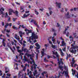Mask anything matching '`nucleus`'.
<instances>
[{
	"instance_id": "nucleus-1",
	"label": "nucleus",
	"mask_w": 78,
	"mask_h": 78,
	"mask_svg": "<svg viewBox=\"0 0 78 78\" xmlns=\"http://www.w3.org/2000/svg\"><path fill=\"white\" fill-rule=\"evenodd\" d=\"M24 51V53H26L25 54V56H27V57H29L30 56V58H33L34 56V54H32V55H30V54H28V53H29V50L27 49V48H25L23 49V47L22 48L21 50H18V52H20H20H23V51Z\"/></svg>"
},
{
	"instance_id": "nucleus-2",
	"label": "nucleus",
	"mask_w": 78,
	"mask_h": 78,
	"mask_svg": "<svg viewBox=\"0 0 78 78\" xmlns=\"http://www.w3.org/2000/svg\"><path fill=\"white\" fill-rule=\"evenodd\" d=\"M65 73V76L66 77H67L68 78H69V74H68V72L67 71H64L62 72V71H59V76H58V78H59L60 76H63L64 74Z\"/></svg>"
},
{
	"instance_id": "nucleus-3",
	"label": "nucleus",
	"mask_w": 78,
	"mask_h": 78,
	"mask_svg": "<svg viewBox=\"0 0 78 78\" xmlns=\"http://www.w3.org/2000/svg\"><path fill=\"white\" fill-rule=\"evenodd\" d=\"M38 38V37L37 35L34 32H33L32 33V36L30 37L29 39V40H27V41L29 42L30 41V43H31V39L32 40V41H33L34 39H37Z\"/></svg>"
},
{
	"instance_id": "nucleus-4",
	"label": "nucleus",
	"mask_w": 78,
	"mask_h": 78,
	"mask_svg": "<svg viewBox=\"0 0 78 78\" xmlns=\"http://www.w3.org/2000/svg\"><path fill=\"white\" fill-rule=\"evenodd\" d=\"M35 46L37 47L35 48L36 49V51L37 53H36V52H34L35 53V54H36V59H37V57H38V54L39 53V50H38V49H40V48L41 47V46L39 45V44H38V43H36L35 44Z\"/></svg>"
},
{
	"instance_id": "nucleus-5",
	"label": "nucleus",
	"mask_w": 78,
	"mask_h": 78,
	"mask_svg": "<svg viewBox=\"0 0 78 78\" xmlns=\"http://www.w3.org/2000/svg\"><path fill=\"white\" fill-rule=\"evenodd\" d=\"M30 59L31 60H32V62L33 63V65L31 66V71H33V68H34V70H36V66H37V65L35 64V62H34V60L33 59V58L32 57H30ZM35 66L34 68V66Z\"/></svg>"
},
{
	"instance_id": "nucleus-6",
	"label": "nucleus",
	"mask_w": 78,
	"mask_h": 78,
	"mask_svg": "<svg viewBox=\"0 0 78 78\" xmlns=\"http://www.w3.org/2000/svg\"><path fill=\"white\" fill-rule=\"evenodd\" d=\"M58 64H59V69H61V71H63V66H61L60 65H61V63L62 64V65H63V64H64V63L62 61H58Z\"/></svg>"
},
{
	"instance_id": "nucleus-7",
	"label": "nucleus",
	"mask_w": 78,
	"mask_h": 78,
	"mask_svg": "<svg viewBox=\"0 0 78 78\" xmlns=\"http://www.w3.org/2000/svg\"><path fill=\"white\" fill-rule=\"evenodd\" d=\"M29 69H28L27 70V75H29V78H35L34 76H33V75H32V74H31V73H32V72L31 71H30V72H29Z\"/></svg>"
},
{
	"instance_id": "nucleus-8",
	"label": "nucleus",
	"mask_w": 78,
	"mask_h": 78,
	"mask_svg": "<svg viewBox=\"0 0 78 78\" xmlns=\"http://www.w3.org/2000/svg\"><path fill=\"white\" fill-rule=\"evenodd\" d=\"M62 44L60 45L61 47L63 46H66V43L65 42V41H62L61 42Z\"/></svg>"
},
{
	"instance_id": "nucleus-9",
	"label": "nucleus",
	"mask_w": 78,
	"mask_h": 78,
	"mask_svg": "<svg viewBox=\"0 0 78 78\" xmlns=\"http://www.w3.org/2000/svg\"><path fill=\"white\" fill-rule=\"evenodd\" d=\"M30 22L31 23H32V22H34L33 23L34 25H37V22L36 21L34 20L33 19L31 20L30 21Z\"/></svg>"
},
{
	"instance_id": "nucleus-10",
	"label": "nucleus",
	"mask_w": 78,
	"mask_h": 78,
	"mask_svg": "<svg viewBox=\"0 0 78 78\" xmlns=\"http://www.w3.org/2000/svg\"><path fill=\"white\" fill-rule=\"evenodd\" d=\"M53 52V55H55L56 56V57H58V60L57 61H59V58H58V57H59V55H58V53H57V52H56L55 53V52L52 51Z\"/></svg>"
},
{
	"instance_id": "nucleus-11",
	"label": "nucleus",
	"mask_w": 78,
	"mask_h": 78,
	"mask_svg": "<svg viewBox=\"0 0 78 78\" xmlns=\"http://www.w3.org/2000/svg\"><path fill=\"white\" fill-rule=\"evenodd\" d=\"M55 4H56V6H58V8H61V3H58L57 2H56Z\"/></svg>"
},
{
	"instance_id": "nucleus-12",
	"label": "nucleus",
	"mask_w": 78,
	"mask_h": 78,
	"mask_svg": "<svg viewBox=\"0 0 78 78\" xmlns=\"http://www.w3.org/2000/svg\"><path fill=\"white\" fill-rule=\"evenodd\" d=\"M14 38L15 39H16L17 40H18V41H19L20 39L19 38V36H18L17 34H15V35L14 36Z\"/></svg>"
},
{
	"instance_id": "nucleus-13",
	"label": "nucleus",
	"mask_w": 78,
	"mask_h": 78,
	"mask_svg": "<svg viewBox=\"0 0 78 78\" xmlns=\"http://www.w3.org/2000/svg\"><path fill=\"white\" fill-rule=\"evenodd\" d=\"M71 49H72V48H71V49L70 50V51L71 53H74V54H75V53H76V50L75 49L74 50H73V49H72V50H71Z\"/></svg>"
},
{
	"instance_id": "nucleus-14",
	"label": "nucleus",
	"mask_w": 78,
	"mask_h": 78,
	"mask_svg": "<svg viewBox=\"0 0 78 78\" xmlns=\"http://www.w3.org/2000/svg\"><path fill=\"white\" fill-rule=\"evenodd\" d=\"M4 10L5 9H4L3 8H1V9L0 10L1 14H3V15H4V14H5V13H4L3 12V11H4Z\"/></svg>"
},
{
	"instance_id": "nucleus-15",
	"label": "nucleus",
	"mask_w": 78,
	"mask_h": 78,
	"mask_svg": "<svg viewBox=\"0 0 78 78\" xmlns=\"http://www.w3.org/2000/svg\"><path fill=\"white\" fill-rule=\"evenodd\" d=\"M22 71H20L18 75V78L22 76Z\"/></svg>"
},
{
	"instance_id": "nucleus-16",
	"label": "nucleus",
	"mask_w": 78,
	"mask_h": 78,
	"mask_svg": "<svg viewBox=\"0 0 78 78\" xmlns=\"http://www.w3.org/2000/svg\"><path fill=\"white\" fill-rule=\"evenodd\" d=\"M69 12H67V14L66 15L67 18V19H70V16L69 15Z\"/></svg>"
},
{
	"instance_id": "nucleus-17",
	"label": "nucleus",
	"mask_w": 78,
	"mask_h": 78,
	"mask_svg": "<svg viewBox=\"0 0 78 78\" xmlns=\"http://www.w3.org/2000/svg\"><path fill=\"white\" fill-rule=\"evenodd\" d=\"M59 50L60 51L61 55V56H63L64 55V53L62 52V49H61V48H60L59 49Z\"/></svg>"
},
{
	"instance_id": "nucleus-18",
	"label": "nucleus",
	"mask_w": 78,
	"mask_h": 78,
	"mask_svg": "<svg viewBox=\"0 0 78 78\" xmlns=\"http://www.w3.org/2000/svg\"><path fill=\"white\" fill-rule=\"evenodd\" d=\"M72 62L71 67H73V64H74L75 62V61L73 58H72Z\"/></svg>"
},
{
	"instance_id": "nucleus-19",
	"label": "nucleus",
	"mask_w": 78,
	"mask_h": 78,
	"mask_svg": "<svg viewBox=\"0 0 78 78\" xmlns=\"http://www.w3.org/2000/svg\"><path fill=\"white\" fill-rule=\"evenodd\" d=\"M6 40L5 39H3L2 41V44L3 45L4 47H5V45H6V43L5 42V41Z\"/></svg>"
},
{
	"instance_id": "nucleus-20",
	"label": "nucleus",
	"mask_w": 78,
	"mask_h": 78,
	"mask_svg": "<svg viewBox=\"0 0 78 78\" xmlns=\"http://www.w3.org/2000/svg\"><path fill=\"white\" fill-rule=\"evenodd\" d=\"M29 15H30V14H28L27 15H26V14H25L23 15V18H26L28 16H29Z\"/></svg>"
},
{
	"instance_id": "nucleus-21",
	"label": "nucleus",
	"mask_w": 78,
	"mask_h": 78,
	"mask_svg": "<svg viewBox=\"0 0 78 78\" xmlns=\"http://www.w3.org/2000/svg\"><path fill=\"white\" fill-rule=\"evenodd\" d=\"M31 61H32V62L30 61V59H28L27 60V61L28 63V64H33V60H31Z\"/></svg>"
},
{
	"instance_id": "nucleus-22",
	"label": "nucleus",
	"mask_w": 78,
	"mask_h": 78,
	"mask_svg": "<svg viewBox=\"0 0 78 78\" xmlns=\"http://www.w3.org/2000/svg\"><path fill=\"white\" fill-rule=\"evenodd\" d=\"M24 60L25 61H28V59L27 58V57L25 56H24V58H23Z\"/></svg>"
},
{
	"instance_id": "nucleus-23",
	"label": "nucleus",
	"mask_w": 78,
	"mask_h": 78,
	"mask_svg": "<svg viewBox=\"0 0 78 78\" xmlns=\"http://www.w3.org/2000/svg\"><path fill=\"white\" fill-rule=\"evenodd\" d=\"M41 54L42 55L41 56V58H42V57H43V56H44V55H45V54H44V52L43 51H41Z\"/></svg>"
},
{
	"instance_id": "nucleus-24",
	"label": "nucleus",
	"mask_w": 78,
	"mask_h": 78,
	"mask_svg": "<svg viewBox=\"0 0 78 78\" xmlns=\"http://www.w3.org/2000/svg\"><path fill=\"white\" fill-rule=\"evenodd\" d=\"M54 37H55V36H53L52 38V41H53V44H55V39H54Z\"/></svg>"
},
{
	"instance_id": "nucleus-25",
	"label": "nucleus",
	"mask_w": 78,
	"mask_h": 78,
	"mask_svg": "<svg viewBox=\"0 0 78 78\" xmlns=\"http://www.w3.org/2000/svg\"><path fill=\"white\" fill-rule=\"evenodd\" d=\"M12 10L10 9L9 11V15H11L12 14Z\"/></svg>"
},
{
	"instance_id": "nucleus-26",
	"label": "nucleus",
	"mask_w": 78,
	"mask_h": 78,
	"mask_svg": "<svg viewBox=\"0 0 78 78\" xmlns=\"http://www.w3.org/2000/svg\"><path fill=\"white\" fill-rule=\"evenodd\" d=\"M73 49H75V48H78V46H74L72 47Z\"/></svg>"
},
{
	"instance_id": "nucleus-27",
	"label": "nucleus",
	"mask_w": 78,
	"mask_h": 78,
	"mask_svg": "<svg viewBox=\"0 0 78 78\" xmlns=\"http://www.w3.org/2000/svg\"><path fill=\"white\" fill-rule=\"evenodd\" d=\"M34 12L35 13V14H36V15H38V14H39V12H38L36 10V9H35L34 10Z\"/></svg>"
},
{
	"instance_id": "nucleus-28",
	"label": "nucleus",
	"mask_w": 78,
	"mask_h": 78,
	"mask_svg": "<svg viewBox=\"0 0 78 78\" xmlns=\"http://www.w3.org/2000/svg\"><path fill=\"white\" fill-rule=\"evenodd\" d=\"M34 73V76H35V75H36V74H37V70H35L34 73Z\"/></svg>"
},
{
	"instance_id": "nucleus-29",
	"label": "nucleus",
	"mask_w": 78,
	"mask_h": 78,
	"mask_svg": "<svg viewBox=\"0 0 78 78\" xmlns=\"http://www.w3.org/2000/svg\"><path fill=\"white\" fill-rule=\"evenodd\" d=\"M19 34H24L25 33L24 32H22V31H20L19 32Z\"/></svg>"
},
{
	"instance_id": "nucleus-30",
	"label": "nucleus",
	"mask_w": 78,
	"mask_h": 78,
	"mask_svg": "<svg viewBox=\"0 0 78 78\" xmlns=\"http://www.w3.org/2000/svg\"><path fill=\"white\" fill-rule=\"evenodd\" d=\"M76 72V71L75 70H74V71L72 72V74H73V76H74V75L75 74Z\"/></svg>"
},
{
	"instance_id": "nucleus-31",
	"label": "nucleus",
	"mask_w": 78,
	"mask_h": 78,
	"mask_svg": "<svg viewBox=\"0 0 78 78\" xmlns=\"http://www.w3.org/2000/svg\"><path fill=\"white\" fill-rule=\"evenodd\" d=\"M9 25V23H6V25H5V28H7V27Z\"/></svg>"
},
{
	"instance_id": "nucleus-32",
	"label": "nucleus",
	"mask_w": 78,
	"mask_h": 78,
	"mask_svg": "<svg viewBox=\"0 0 78 78\" xmlns=\"http://www.w3.org/2000/svg\"><path fill=\"white\" fill-rule=\"evenodd\" d=\"M5 17H9L8 15V13H7V12L5 13Z\"/></svg>"
},
{
	"instance_id": "nucleus-33",
	"label": "nucleus",
	"mask_w": 78,
	"mask_h": 78,
	"mask_svg": "<svg viewBox=\"0 0 78 78\" xmlns=\"http://www.w3.org/2000/svg\"><path fill=\"white\" fill-rule=\"evenodd\" d=\"M13 29H15V30H17V29H18L17 27H15L14 26H13Z\"/></svg>"
},
{
	"instance_id": "nucleus-34",
	"label": "nucleus",
	"mask_w": 78,
	"mask_h": 78,
	"mask_svg": "<svg viewBox=\"0 0 78 78\" xmlns=\"http://www.w3.org/2000/svg\"><path fill=\"white\" fill-rule=\"evenodd\" d=\"M5 70H7L8 71H9V69L8 68V67H5Z\"/></svg>"
},
{
	"instance_id": "nucleus-35",
	"label": "nucleus",
	"mask_w": 78,
	"mask_h": 78,
	"mask_svg": "<svg viewBox=\"0 0 78 78\" xmlns=\"http://www.w3.org/2000/svg\"><path fill=\"white\" fill-rule=\"evenodd\" d=\"M47 72L45 71H44L43 73H42L41 74L42 75L44 76V73H46Z\"/></svg>"
},
{
	"instance_id": "nucleus-36",
	"label": "nucleus",
	"mask_w": 78,
	"mask_h": 78,
	"mask_svg": "<svg viewBox=\"0 0 78 78\" xmlns=\"http://www.w3.org/2000/svg\"><path fill=\"white\" fill-rule=\"evenodd\" d=\"M27 31L29 33H31L32 30H27Z\"/></svg>"
},
{
	"instance_id": "nucleus-37",
	"label": "nucleus",
	"mask_w": 78,
	"mask_h": 78,
	"mask_svg": "<svg viewBox=\"0 0 78 78\" xmlns=\"http://www.w3.org/2000/svg\"><path fill=\"white\" fill-rule=\"evenodd\" d=\"M51 47L53 48H54V49H55V48H56V47L53 44H52Z\"/></svg>"
},
{
	"instance_id": "nucleus-38",
	"label": "nucleus",
	"mask_w": 78,
	"mask_h": 78,
	"mask_svg": "<svg viewBox=\"0 0 78 78\" xmlns=\"http://www.w3.org/2000/svg\"><path fill=\"white\" fill-rule=\"evenodd\" d=\"M18 11H17V10L16 11V12H15V14L16 15V16H18Z\"/></svg>"
},
{
	"instance_id": "nucleus-39",
	"label": "nucleus",
	"mask_w": 78,
	"mask_h": 78,
	"mask_svg": "<svg viewBox=\"0 0 78 78\" xmlns=\"http://www.w3.org/2000/svg\"><path fill=\"white\" fill-rule=\"evenodd\" d=\"M26 66H24V67L23 68V71H25V70H26Z\"/></svg>"
},
{
	"instance_id": "nucleus-40",
	"label": "nucleus",
	"mask_w": 78,
	"mask_h": 78,
	"mask_svg": "<svg viewBox=\"0 0 78 78\" xmlns=\"http://www.w3.org/2000/svg\"><path fill=\"white\" fill-rule=\"evenodd\" d=\"M22 52H20H20H19V53H20V56H21V55H23V53H22Z\"/></svg>"
},
{
	"instance_id": "nucleus-41",
	"label": "nucleus",
	"mask_w": 78,
	"mask_h": 78,
	"mask_svg": "<svg viewBox=\"0 0 78 78\" xmlns=\"http://www.w3.org/2000/svg\"><path fill=\"white\" fill-rule=\"evenodd\" d=\"M47 57H48V59H50V58H52V57L50 56L49 55H48Z\"/></svg>"
},
{
	"instance_id": "nucleus-42",
	"label": "nucleus",
	"mask_w": 78,
	"mask_h": 78,
	"mask_svg": "<svg viewBox=\"0 0 78 78\" xmlns=\"http://www.w3.org/2000/svg\"><path fill=\"white\" fill-rule=\"evenodd\" d=\"M19 42L21 45H22L23 44V43H22V41L21 40L20 41V40Z\"/></svg>"
},
{
	"instance_id": "nucleus-43",
	"label": "nucleus",
	"mask_w": 78,
	"mask_h": 78,
	"mask_svg": "<svg viewBox=\"0 0 78 78\" xmlns=\"http://www.w3.org/2000/svg\"><path fill=\"white\" fill-rule=\"evenodd\" d=\"M69 32H67L66 34V36H67V37H69Z\"/></svg>"
},
{
	"instance_id": "nucleus-44",
	"label": "nucleus",
	"mask_w": 78,
	"mask_h": 78,
	"mask_svg": "<svg viewBox=\"0 0 78 78\" xmlns=\"http://www.w3.org/2000/svg\"><path fill=\"white\" fill-rule=\"evenodd\" d=\"M6 35L7 36V37H10V35L9 34H6Z\"/></svg>"
},
{
	"instance_id": "nucleus-45",
	"label": "nucleus",
	"mask_w": 78,
	"mask_h": 78,
	"mask_svg": "<svg viewBox=\"0 0 78 78\" xmlns=\"http://www.w3.org/2000/svg\"><path fill=\"white\" fill-rule=\"evenodd\" d=\"M44 61L45 62H48V60L46 59V58H44Z\"/></svg>"
},
{
	"instance_id": "nucleus-46",
	"label": "nucleus",
	"mask_w": 78,
	"mask_h": 78,
	"mask_svg": "<svg viewBox=\"0 0 78 78\" xmlns=\"http://www.w3.org/2000/svg\"><path fill=\"white\" fill-rule=\"evenodd\" d=\"M48 41H49V44H52V42L51 41H49V38L48 39Z\"/></svg>"
},
{
	"instance_id": "nucleus-47",
	"label": "nucleus",
	"mask_w": 78,
	"mask_h": 78,
	"mask_svg": "<svg viewBox=\"0 0 78 78\" xmlns=\"http://www.w3.org/2000/svg\"><path fill=\"white\" fill-rule=\"evenodd\" d=\"M17 20L16 18H13V22H14V21H15V20Z\"/></svg>"
},
{
	"instance_id": "nucleus-48",
	"label": "nucleus",
	"mask_w": 78,
	"mask_h": 78,
	"mask_svg": "<svg viewBox=\"0 0 78 78\" xmlns=\"http://www.w3.org/2000/svg\"><path fill=\"white\" fill-rule=\"evenodd\" d=\"M66 30H67V29L66 28V29H65V31H64L63 32L64 34H66Z\"/></svg>"
},
{
	"instance_id": "nucleus-49",
	"label": "nucleus",
	"mask_w": 78,
	"mask_h": 78,
	"mask_svg": "<svg viewBox=\"0 0 78 78\" xmlns=\"http://www.w3.org/2000/svg\"><path fill=\"white\" fill-rule=\"evenodd\" d=\"M60 41H59L58 40H57V43L58 44H60Z\"/></svg>"
},
{
	"instance_id": "nucleus-50",
	"label": "nucleus",
	"mask_w": 78,
	"mask_h": 78,
	"mask_svg": "<svg viewBox=\"0 0 78 78\" xmlns=\"http://www.w3.org/2000/svg\"><path fill=\"white\" fill-rule=\"evenodd\" d=\"M75 76H76L77 78H78V72H77V74L76 75H75Z\"/></svg>"
},
{
	"instance_id": "nucleus-51",
	"label": "nucleus",
	"mask_w": 78,
	"mask_h": 78,
	"mask_svg": "<svg viewBox=\"0 0 78 78\" xmlns=\"http://www.w3.org/2000/svg\"><path fill=\"white\" fill-rule=\"evenodd\" d=\"M46 14L47 16H48V17H49V16H50V15H49V13H46Z\"/></svg>"
},
{
	"instance_id": "nucleus-52",
	"label": "nucleus",
	"mask_w": 78,
	"mask_h": 78,
	"mask_svg": "<svg viewBox=\"0 0 78 78\" xmlns=\"http://www.w3.org/2000/svg\"><path fill=\"white\" fill-rule=\"evenodd\" d=\"M2 26H4L5 25V23H4V22H2Z\"/></svg>"
},
{
	"instance_id": "nucleus-53",
	"label": "nucleus",
	"mask_w": 78,
	"mask_h": 78,
	"mask_svg": "<svg viewBox=\"0 0 78 78\" xmlns=\"http://www.w3.org/2000/svg\"><path fill=\"white\" fill-rule=\"evenodd\" d=\"M62 50L64 51H66V47H65L64 48H63Z\"/></svg>"
},
{
	"instance_id": "nucleus-54",
	"label": "nucleus",
	"mask_w": 78,
	"mask_h": 78,
	"mask_svg": "<svg viewBox=\"0 0 78 78\" xmlns=\"http://www.w3.org/2000/svg\"><path fill=\"white\" fill-rule=\"evenodd\" d=\"M52 31H53V32H55V31H56V30H55L54 29H52Z\"/></svg>"
},
{
	"instance_id": "nucleus-55",
	"label": "nucleus",
	"mask_w": 78,
	"mask_h": 78,
	"mask_svg": "<svg viewBox=\"0 0 78 78\" xmlns=\"http://www.w3.org/2000/svg\"><path fill=\"white\" fill-rule=\"evenodd\" d=\"M6 31L7 33H9L10 32V30H6Z\"/></svg>"
},
{
	"instance_id": "nucleus-56",
	"label": "nucleus",
	"mask_w": 78,
	"mask_h": 78,
	"mask_svg": "<svg viewBox=\"0 0 78 78\" xmlns=\"http://www.w3.org/2000/svg\"><path fill=\"white\" fill-rule=\"evenodd\" d=\"M5 76H6V75H3L2 76V78H5Z\"/></svg>"
},
{
	"instance_id": "nucleus-57",
	"label": "nucleus",
	"mask_w": 78,
	"mask_h": 78,
	"mask_svg": "<svg viewBox=\"0 0 78 78\" xmlns=\"http://www.w3.org/2000/svg\"><path fill=\"white\" fill-rule=\"evenodd\" d=\"M52 13H53V12H52V11H49V14L50 15H51L52 14Z\"/></svg>"
},
{
	"instance_id": "nucleus-58",
	"label": "nucleus",
	"mask_w": 78,
	"mask_h": 78,
	"mask_svg": "<svg viewBox=\"0 0 78 78\" xmlns=\"http://www.w3.org/2000/svg\"><path fill=\"white\" fill-rule=\"evenodd\" d=\"M69 38L70 39H72V40H73V37H72V36H69Z\"/></svg>"
},
{
	"instance_id": "nucleus-59",
	"label": "nucleus",
	"mask_w": 78,
	"mask_h": 78,
	"mask_svg": "<svg viewBox=\"0 0 78 78\" xmlns=\"http://www.w3.org/2000/svg\"><path fill=\"white\" fill-rule=\"evenodd\" d=\"M9 25L10 27H11V26H12V23H9Z\"/></svg>"
},
{
	"instance_id": "nucleus-60",
	"label": "nucleus",
	"mask_w": 78,
	"mask_h": 78,
	"mask_svg": "<svg viewBox=\"0 0 78 78\" xmlns=\"http://www.w3.org/2000/svg\"><path fill=\"white\" fill-rule=\"evenodd\" d=\"M22 28H25V27H24L23 25H22Z\"/></svg>"
},
{
	"instance_id": "nucleus-61",
	"label": "nucleus",
	"mask_w": 78,
	"mask_h": 78,
	"mask_svg": "<svg viewBox=\"0 0 78 78\" xmlns=\"http://www.w3.org/2000/svg\"><path fill=\"white\" fill-rule=\"evenodd\" d=\"M63 9H62L60 11L61 12H64V10H63Z\"/></svg>"
},
{
	"instance_id": "nucleus-62",
	"label": "nucleus",
	"mask_w": 78,
	"mask_h": 78,
	"mask_svg": "<svg viewBox=\"0 0 78 78\" xmlns=\"http://www.w3.org/2000/svg\"><path fill=\"white\" fill-rule=\"evenodd\" d=\"M43 24L44 25H45V24H46V23H45V21H44L43 22Z\"/></svg>"
},
{
	"instance_id": "nucleus-63",
	"label": "nucleus",
	"mask_w": 78,
	"mask_h": 78,
	"mask_svg": "<svg viewBox=\"0 0 78 78\" xmlns=\"http://www.w3.org/2000/svg\"><path fill=\"white\" fill-rule=\"evenodd\" d=\"M33 48V46L32 45H30V48L31 49Z\"/></svg>"
},
{
	"instance_id": "nucleus-64",
	"label": "nucleus",
	"mask_w": 78,
	"mask_h": 78,
	"mask_svg": "<svg viewBox=\"0 0 78 78\" xmlns=\"http://www.w3.org/2000/svg\"><path fill=\"white\" fill-rule=\"evenodd\" d=\"M17 25H19L20 24V22L18 21V23H17Z\"/></svg>"
}]
</instances>
